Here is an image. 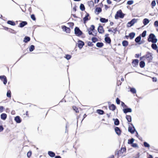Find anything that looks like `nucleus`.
<instances>
[{
  "label": "nucleus",
  "instance_id": "f257e3e1",
  "mask_svg": "<svg viewBox=\"0 0 158 158\" xmlns=\"http://www.w3.org/2000/svg\"><path fill=\"white\" fill-rule=\"evenodd\" d=\"M153 57L151 53L149 52H147L146 54L145 55L140 57V60H145L146 59L148 63L151 62L152 61Z\"/></svg>",
  "mask_w": 158,
  "mask_h": 158
},
{
  "label": "nucleus",
  "instance_id": "f03ea898",
  "mask_svg": "<svg viewBox=\"0 0 158 158\" xmlns=\"http://www.w3.org/2000/svg\"><path fill=\"white\" fill-rule=\"evenodd\" d=\"M148 40L149 42H151L153 43H155L157 42V40L154 34L151 33L148 38Z\"/></svg>",
  "mask_w": 158,
  "mask_h": 158
},
{
  "label": "nucleus",
  "instance_id": "7ed1b4c3",
  "mask_svg": "<svg viewBox=\"0 0 158 158\" xmlns=\"http://www.w3.org/2000/svg\"><path fill=\"white\" fill-rule=\"evenodd\" d=\"M124 16V15L122 13V10H118L115 15V18L118 19L119 18H123Z\"/></svg>",
  "mask_w": 158,
  "mask_h": 158
},
{
  "label": "nucleus",
  "instance_id": "20e7f679",
  "mask_svg": "<svg viewBox=\"0 0 158 158\" xmlns=\"http://www.w3.org/2000/svg\"><path fill=\"white\" fill-rule=\"evenodd\" d=\"M128 131L130 132L131 134L134 133L135 131V129L133 126V124L131 123H129Z\"/></svg>",
  "mask_w": 158,
  "mask_h": 158
},
{
  "label": "nucleus",
  "instance_id": "39448f33",
  "mask_svg": "<svg viewBox=\"0 0 158 158\" xmlns=\"http://www.w3.org/2000/svg\"><path fill=\"white\" fill-rule=\"evenodd\" d=\"M87 30L88 31V33L89 35H93L92 32H94V31L95 30V27L94 25H92L90 26V27L88 28Z\"/></svg>",
  "mask_w": 158,
  "mask_h": 158
},
{
  "label": "nucleus",
  "instance_id": "423d86ee",
  "mask_svg": "<svg viewBox=\"0 0 158 158\" xmlns=\"http://www.w3.org/2000/svg\"><path fill=\"white\" fill-rule=\"evenodd\" d=\"M74 31L76 35L78 36L81 35L82 34V31L80 30L79 28L77 27H76L75 28Z\"/></svg>",
  "mask_w": 158,
  "mask_h": 158
},
{
  "label": "nucleus",
  "instance_id": "0eeeda50",
  "mask_svg": "<svg viewBox=\"0 0 158 158\" xmlns=\"http://www.w3.org/2000/svg\"><path fill=\"white\" fill-rule=\"evenodd\" d=\"M137 19H132L130 22L128 23H127V26L128 27H131L133 26L134 24L137 22Z\"/></svg>",
  "mask_w": 158,
  "mask_h": 158
},
{
  "label": "nucleus",
  "instance_id": "6e6552de",
  "mask_svg": "<svg viewBox=\"0 0 158 158\" xmlns=\"http://www.w3.org/2000/svg\"><path fill=\"white\" fill-rule=\"evenodd\" d=\"M61 28L63 30L67 33H70V28L67 27L63 25L61 26Z\"/></svg>",
  "mask_w": 158,
  "mask_h": 158
},
{
  "label": "nucleus",
  "instance_id": "1a4fd4ad",
  "mask_svg": "<svg viewBox=\"0 0 158 158\" xmlns=\"http://www.w3.org/2000/svg\"><path fill=\"white\" fill-rule=\"evenodd\" d=\"M109 35L108 34H106L105 35V40L106 43H108L109 44H110L111 42V40L110 38L109 37H108Z\"/></svg>",
  "mask_w": 158,
  "mask_h": 158
},
{
  "label": "nucleus",
  "instance_id": "9d476101",
  "mask_svg": "<svg viewBox=\"0 0 158 158\" xmlns=\"http://www.w3.org/2000/svg\"><path fill=\"white\" fill-rule=\"evenodd\" d=\"M0 79L3 82V83L4 85H6L7 82V79L6 77L4 76H0Z\"/></svg>",
  "mask_w": 158,
  "mask_h": 158
},
{
  "label": "nucleus",
  "instance_id": "9b49d317",
  "mask_svg": "<svg viewBox=\"0 0 158 158\" xmlns=\"http://www.w3.org/2000/svg\"><path fill=\"white\" fill-rule=\"evenodd\" d=\"M90 17L89 16V14L87 13L86 15L83 19V20L84 23H86V21L90 20Z\"/></svg>",
  "mask_w": 158,
  "mask_h": 158
},
{
  "label": "nucleus",
  "instance_id": "f8f14e48",
  "mask_svg": "<svg viewBox=\"0 0 158 158\" xmlns=\"http://www.w3.org/2000/svg\"><path fill=\"white\" fill-rule=\"evenodd\" d=\"M84 44V43L83 41L80 40L78 41L77 46L80 49L82 48Z\"/></svg>",
  "mask_w": 158,
  "mask_h": 158
},
{
  "label": "nucleus",
  "instance_id": "ddd939ff",
  "mask_svg": "<svg viewBox=\"0 0 158 158\" xmlns=\"http://www.w3.org/2000/svg\"><path fill=\"white\" fill-rule=\"evenodd\" d=\"M115 131L116 133L119 135L121 134V130L120 129V128L118 127H115L114 128Z\"/></svg>",
  "mask_w": 158,
  "mask_h": 158
},
{
  "label": "nucleus",
  "instance_id": "4468645a",
  "mask_svg": "<svg viewBox=\"0 0 158 158\" xmlns=\"http://www.w3.org/2000/svg\"><path fill=\"white\" fill-rule=\"evenodd\" d=\"M139 63V60L138 59H134L132 60V64L134 67L138 65Z\"/></svg>",
  "mask_w": 158,
  "mask_h": 158
},
{
  "label": "nucleus",
  "instance_id": "2eb2a0df",
  "mask_svg": "<svg viewBox=\"0 0 158 158\" xmlns=\"http://www.w3.org/2000/svg\"><path fill=\"white\" fill-rule=\"evenodd\" d=\"M98 32L100 33H103L104 32V31L102 26H99L98 28Z\"/></svg>",
  "mask_w": 158,
  "mask_h": 158
},
{
  "label": "nucleus",
  "instance_id": "dca6fc26",
  "mask_svg": "<svg viewBox=\"0 0 158 158\" xmlns=\"http://www.w3.org/2000/svg\"><path fill=\"white\" fill-rule=\"evenodd\" d=\"M102 10L100 7H97L95 9V12L96 14L98 15L99 13L102 12Z\"/></svg>",
  "mask_w": 158,
  "mask_h": 158
},
{
  "label": "nucleus",
  "instance_id": "f3484780",
  "mask_svg": "<svg viewBox=\"0 0 158 158\" xmlns=\"http://www.w3.org/2000/svg\"><path fill=\"white\" fill-rule=\"evenodd\" d=\"M15 120L17 123H20L21 122V120L19 116H16L15 118Z\"/></svg>",
  "mask_w": 158,
  "mask_h": 158
},
{
  "label": "nucleus",
  "instance_id": "a211bd4d",
  "mask_svg": "<svg viewBox=\"0 0 158 158\" xmlns=\"http://www.w3.org/2000/svg\"><path fill=\"white\" fill-rule=\"evenodd\" d=\"M126 150L125 148H122L118 152V154H119L121 153H123V152H126Z\"/></svg>",
  "mask_w": 158,
  "mask_h": 158
},
{
  "label": "nucleus",
  "instance_id": "6ab92c4d",
  "mask_svg": "<svg viewBox=\"0 0 158 158\" xmlns=\"http://www.w3.org/2000/svg\"><path fill=\"white\" fill-rule=\"evenodd\" d=\"M123 110L124 113H127L128 112H131L132 111L131 109L130 108L124 109Z\"/></svg>",
  "mask_w": 158,
  "mask_h": 158
},
{
  "label": "nucleus",
  "instance_id": "aec40b11",
  "mask_svg": "<svg viewBox=\"0 0 158 158\" xmlns=\"http://www.w3.org/2000/svg\"><path fill=\"white\" fill-rule=\"evenodd\" d=\"M27 23L26 21H22L19 24V27H23L25 25H27Z\"/></svg>",
  "mask_w": 158,
  "mask_h": 158
},
{
  "label": "nucleus",
  "instance_id": "412c9836",
  "mask_svg": "<svg viewBox=\"0 0 158 158\" xmlns=\"http://www.w3.org/2000/svg\"><path fill=\"white\" fill-rule=\"evenodd\" d=\"M116 106L113 104H112L110 105L109 106L110 110L114 111L116 109Z\"/></svg>",
  "mask_w": 158,
  "mask_h": 158
},
{
  "label": "nucleus",
  "instance_id": "4be33fe9",
  "mask_svg": "<svg viewBox=\"0 0 158 158\" xmlns=\"http://www.w3.org/2000/svg\"><path fill=\"white\" fill-rule=\"evenodd\" d=\"M48 155L51 157H53L55 156V153L52 151H48Z\"/></svg>",
  "mask_w": 158,
  "mask_h": 158
},
{
  "label": "nucleus",
  "instance_id": "5701e85b",
  "mask_svg": "<svg viewBox=\"0 0 158 158\" xmlns=\"http://www.w3.org/2000/svg\"><path fill=\"white\" fill-rule=\"evenodd\" d=\"M1 117L2 119L5 120L6 118L7 115L6 114L3 113L1 114Z\"/></svg>",
  "mask_w": 158,
  "mask_h": 158
},
{
  "label": "nucleus",
  "instance_id": "b1692460",
  "mask_svg": "<svg viewBox=\"0 0 158 158\" xmlns=\"http://www.w3.org/2000/svg\"><path fill=\"white\" fill-rule=\"evenodd\" d=\"M135 35V33L134 32H132L129 34V36L130 37V39L131 40L133 39Z\"/></svg>",
  "mask_w": 158,
  "mask_h": 158
},
{
  "label": "nucleus",
  "instance_id": "393cba45",
  "mask_svg": "<svg viewBox=\"0 0 158 158\" xmlns=\"http://www.w3.org/2000/svg\"><path fill=\"white\" fill-rule=\"evenodd\" d=\"M30 38L29 37L25 36L24 38L23 41L25 43H27L30 40Z\"/></svg>",
  "mask_w": 158,
  "mask_h": 158
},
{
  "label": "nucleus",
  "instance_id": "a878e982",
  "mask_svg": "<svg viewBox=\"0 0 158 158\" xmlns=\"http://www.w3.org/2000/svg\"><path fill=\"white\" fill-rule=\"evenodd\" d=\"M126 118L128 122H131V117L130 115H127Z\"/></svg>",
  "mask_w": 158,
  "mask_h": 158
},
{
  "label": "nucleus",
  "instance_id": "bb28decb",
  "mask_svg": "<svg viewBox=\"0 0 158 158\" xmlns=\"http://www.w3.org/2000/svg\"><path fill=\"white\" fill-rule=\"evenodd\" d=\"M122 44L123 46L126 47L128 45V42L127 40H124L122 42Z\"/></svg>",
  "mask_w": 158,
  "mask_h": 158
},
{
  "label": "nucleus",
  "instance_id": "cd10ccee",
  "mask_svg": "<svg viewBox=\"0 0 158 158\" xmlns=\"http://www.w3.org/2000/svg\"><path fill=\"white\" fill-rule=\"evenodd\" d=\"M149 22V20L147 19H144L143 20V23L144 25L147 24Z\"/></svg>",
  "mask_w": 158,
  "mask_h": 158
},
{
  "label": "nucleus",
  "instance_id": "c85d7f7f",
  "mask_svg": "<svg viewBox=\"0 0 158 158\" xmlns=\"http://www.w3.org/2000/svg\"><path fill=\"white\" fill-rule=\"evenodd\" d=\"M145 66V62L143 61H141L139 62V66L140 67L143 68Z\"/></svg>",
  "mask_w": 158,
  "mask_h": 158
},
{
  "label": "nucleus",
  "instance_id": "c756f323",
  "mask_svg": "<svg viewBox=\"0 0 158 158\" xmlns=\"http://www.w3.org/2000/svg\"><path fill=\"white\" fill-rule=\"evenodd\" d=\"M7 23L8 24H10L12 26H15L16 24L15 23L12 21L9 20L7 22Z\"/></svg>",
  "mask_w": 158,
  "mask_h": 158
},
{
  "label": "nucleus",
  "instance_id": "7c9ffc66",
  "mask_svg": "<svg viewBox=\"0 0 158 158\" xmlns=\"http://www.w3.org/2000/svg\"><path fill=\"white\" fill-rule=\"evenodd\" d=\"M100 20L102 23H105L108 21V19H106L104 18H101L100 19Z\"/></svg>",
  "mask_w": 158,
  "mask_h": 158
},
{
  "label": "nucleus",
  "instance_id": "2f4dec72",
  "mask_svg": "<svg viewBox=\"0 0 158 158\" xmlns=\"http://www.w3.org/2000/svg\"><path fill=\"white\" fill-rule=\"evenodd\" d=\"M104 44L102 43V42H98L96 44V46L99 48H101L103 46Z\"/></svg>",
  "mask_w": 158,
  "mask_h": 158
},
{
  "label": "nucleus",
  "instance_id": "473e14b6",
  "mask_svg": "<svg viewBox=\"0 0 158 158\" xmlns=\"http://www.w3.org/2000/svg\"><path fill=\"white\" fill-rule=\"evenodd\" d=\"M141 39V37L140 35L138 36L135 39V41L136 43H139Z\"/></svg>",
  "mask_w": 158,
  "mask_h": 158
},
{
  "label": "nucleus",
  "instance_id": "72a5a7b5",
  "mask_svg": "<svg viewBox=\"0 0 158 158\" xmlns=\"http://www.w3.org/2000/svg\"><path fill=\"white\" fill-rule=\"evenodd\" d=\"M97 112L99 114H103L104 113V111L103 110H100V109H98L97 110Z\"/></svg>",
  "mask_w": 158,
  "mask_h": 158
},
{
  "label": "nucleus",
  "instance_id": "f704fd0d",
  "mask_svg": "<svg viewBox=\"0 0 158 158\" xmlns=\"http://www.w3.org/2000/svg\"><path fill=\"white\" fill-rule=\"evenodd\" d=\"M151 47L153 49L155 50H156L157 48V45L155 43L153 44H152Z\"/></svg>",
  "mask_w": 158,
  "mask_h": 158
},
{
  "label": "nucleus",
  "instance_id": "c9c22d12",
  "mask_svg": "<svg viewBox=\"0 0 158 158\" xmlns=\"http://www.w3.org/2000/svg\"><path fill=\"white\" fill-rule=\"evenodd\" d=\"M134 139L132 138L130 139H129L128 141V144H132L134 141Z\"/></svg>",
  "mask_w": 158,
  "mask_h": 158
},
{
  "label": "nucleus",
  "instance_id": "e433bc0d",
  "mask_svg": "<svg viewBox=\"0 0 158 158\" xmlns=\"http://www.w3.org/2000/svg\"><path fill=\"white\" fill-rule=\"evenodd\" d=\"M80 9L81 11H84L85 10V8L84 5L83 4H81L80 6Z\"/></svg>",
  "mask_w": 158,
  "mask_h": 158
},
{
  "label": "nucleus",
  "instance_id": "4c0bfd02",
  "mask_svg": "<svg viewBox=\"0 0 158 158\" xmlns=\"http://www.w3.org/2000/svg\"><path fill=\"white\" fill-rule=\"evenodd\" d=\"M35 49V46L33 45H31L29 48V50L30 52L33 51Z\"/></svg>",
  "mask_w": 158,
  "mask_h": 158
},
{
  "label": "nucleus",
  "instance_id": "58836bf2",
  "mask_svg": "<svg viewBox=\"0 0 158 158\" xmlns=\"http://www.w3.org/2000/svg\"><path fill=\"white\" fill-rule=\"evenodd\" d=\"M7 96L10 98H11V92L10 90H8L7 93L6 94Z\"/></svg>",
  "mask_w": 158,
  "mask_h": 158
},
{
  "label": "nucleus",
  "instance_id": "ea45409f",
  "mask_svg": "<svg viewBox=\"0 0 158 158\" xmlns=\"http://www.w3.org/2000/svg\"><path fill=\"white\" fill-rule=\"evenodd\" d=\"M73 108L74 110L77 113H79V111L78 108L76 106H73Z\"/></svg>",
  "mask_w": 158,
  "mask_h": 158
},
{
  "label": "nucleus",
  "instance_id": "a19ab883",
  "mask_svg": "<svg viewBox=\"0 0 158 158\" xmlns=\"http://www.w3.org/2000/svg\"><path fill=\"white\" fill-rule=\"evenodd\" d=\"M114 124L116 125H118L119 124V122L118 120L116 118L114 122Z\"/></svg>",
  "mask_w": 158,
  "mask_h": 158
},
{
  "label": "nucleus",
  "instance_id": "79ce46f5",
  "mask_svg": "<svg viewBox=\"0 0 158 158\" xmlns=\"http://www.w3.org/2000/svg\"><path fill=\"white\" fill-rule=\"evenodd\" d=\"M131 92L133 94H135L136 93V90L134 88H131L130 89Z\"/></svg>",
  "mask_w": 158,
  "mask_h": 158
},
{
  "label": "nucleus",
  "instance_id": "37998d69",
  "mask_svg": "<svg viewBox=\"0 0 158 158\" xmlns=\"http://www.w3.org/2000/svg\"><path fill=\"white\" fill-rule=\"evenodd\" d=\"M143 145H144V146L145 147H147V148H149L150 147V145L149 144H148L146 142H144V143H143Z\"/></svg>",
  "mask_w": 158,
  "mask_h": 158
},
{
  "label": "nucleus",
  "instance_id": "c03bdc74",
  "mask_svg": "<svg viewBox=\"0 0 158 158\" xmlns=\"http://www.w3.org/2000/svg\"><path fill=\"white\" fill-rule=\"evenodd\" d=\"M9 31L10 33H12L15 34L16 33V31L15 30L11 29H9Z\"/></svg>",
  "mask_w": 158,
  "mask_h": 158
},
{
  "label": "nucleus",
  "instance_id": "a18cd8bd",
  "mask_svg": "<svg viewBox=\"0 0 158 158\" xmlns=\"http://www.w3.org/2000/svg\"><path fill=\"white\" fill-rule=\"evenodd\" d=\"M92 41L94 43H95L96 42L98 41V39L95 37H93L92 39Z\"/></svg>",
  "mask_w": 158,
  "mask_h": 158
},
{
  "label": "nucleus",
  "instance_id": "49530a36",
  "mask_svg": "<svg viewBox=\"0 0 158 158\" xmlns=\"http://www.w3.org/2000/svg\"><path fill=\"white\" fill-rule=\"evenodd\" d=\"M134 2L132 0H130L127 2V4L129 5H131L133 4Z\"/></svg>",
  "mask_w": 158,
  "mask_h": 158
},
{
  "label": "nucleus",
  "instance_id": "de8ad7c7",
  "mask_svg": "<svg viewBox=\"0 0 158 158\" xmlns=\"http://www.w3.org/2000/svg\"><path fill=\"white\" fill-rule=\"evenodd\" d=\"M146 31H144L141 34L142 37H144L146 35Z\"/></svg>",
  "mask_w": 158,
  "mask_h": 158
},
{
  "label": "nucleus",
  "instance_id": "09e8293b",
  "mask_svg": "<svg viewBox=\"0 0 158 158\" xmlns=\"http://www.w3.org/2000/svg\"><path fill=\"white\" fill-rule=\"evenodd\" d=\"M156 5V3L155 1V0L153 1L151 3V5L152 7V8H153L154 6Z\"/></svg>",
  "mask_w": 158,
  "mask_h": 158
},
{
  "label": "nucleus",
  "instance_id": "8fccbe9b",
  "mask_svg": "<svg viewBox=\"0 0 158 158\" xmlns=\"http://www.w3.org/2000/svg\"><path fill=\"white\" fill-rule=\"evenodd\" d=\"M87 44L88 46H93L94 44L92 42L90 41H88L87 43Z\"/></svg>",
  "mask_w": 158,
  "mask_h": 158
},
{
  "label": "nucleus",
  "instance_id": "3c124183",
  "mask_svg": "<svg viewBox=\"0 0 158 158\" xmlns=\"http://www.w3.org/2000/svg\"><path fill=\"white\" fill-rule=\"evenodd\" d=\"M71 58V56L68 54H67L66 55L65 58L67 60L70 59Z\"/></svg>",
  "mask_w": 158,
  "mask_h": 158
},
{
  "label": "nucleus",
  "instance_id": "603ef678",
  "mask_svg": "<svg viewBox=\"0 0 158 158\" xmlns=\"http://www.w3.org/2000/svg\"><path fill=\"white\" fill-rule=\"evenodd\" d=\"M31 18L34 21H35L36 20L35 16L34 14H32L31 15Z\"/></svg>",
  "mask_w": 158,
  "mask_h": 158
},
{
  "label": "nucleus",
  "instance_id": "864d4df0",
  "mask_svg": "<svg viewBox=\"0 0 158 158\" xmlns=\"http://www.w3.org/2000/svg\"><path fill=\"white\" fill-rule=\"evenodd\" d=\"M131 146L134 148H136L138 147L137 144L136 143H132Z\"/></svg>",
  "mask_w": 158,
  "mask_h": 158
},
{
  "label": "nucleus",
  "instance_id": "5fc2aeb1",
  "mask_svg": "<svg viewBox=\"0 0 158 158\" xmlns=\"http://www.w3.org/2000/svg\"><path fill=\"white\" fill-rule=\"evenodd\" d=\"M120 100L119 99L117 98L116 99V102L117 104H119L120 103Z\"/></svg>",
  "mask_w": 158,
  "mask_h": 158
},
{
  "label": "nucleus",
  "instance_id": "6e6d98bb",
  "mask_svg": "<svg viewBox=\"0 0 158 158\" xmlns=\"http://www.w3.org/2000/svg\"><path fill=\"white\" fill-rule=\"evenodd\" d=\"M31 155V151L28 152L27 154V156L28 157H30Z\"/></svg>",
  "mask_w": 158,
  "mask_h": 158
},
{
  "label": "nucleus",
  "instance_id": "4d7b16f0",
  "mask_svg": "<svg viewBox=\"0 0 158 158\" xmlns=\"http://www.w3.org/2000/svg\"><path fill=\"white\" fill-rule=\"evenodd\" d=\"M121 106L123 107V108H126L127 107V106L125 104V103L123 102H121Z\"/></svg>",
  "mask_w": 158,
  "mask_h": 158
},
{
  "label": "nucleus",
  "instance_id": "13d9d810",
  "mask_svg": "<svg viewBox=\"0 0 158 158\" xmlns=\"http://www.w3.org/2000/svg\"><path fill=\"white\" fill-rule=\"evenodd\" d=\"M68 24H69V26L70 27H73L74 25V23H68Z\"/></svg>",
  "mask_w": 158,
  "mask_h": 158
},
{
  "label": "nucleus",
  "instance_id": "bf43d9fd",
  "mask_svg": "<svg viewBox=\"0 0 158 158\" xmlns=\"http://www.w3.org/2000/svg\"><path fill=\"white\" fill-rule=\"evenodd\" d=\"M154 25L156 27H158V21H155L154 23Z\"/></svg>",
  "mask_w": 158,
  "mask_h": 158
},
{
  "label": "nucleus",
  "instance_id": "052dcab7",
  "mask_svg": "<svg viewBox=\"0 0 158 158\" xmlns=\"http://www.w3.org/2000/svg\"><path fill=\"white\" fill-rule=\"evenodd\" d=\"M117 29L116 28H115L114 29H113L112 31V32L114 34H116L117 31Z\"/></svg>",
  "mask_w": 158,
  "mask_h": 158
},
{
  "label": "nucleus",
  "instance_id": "680f3d73",
  "mask_svg": "<svg viewBox=\"0 0 158 158\" xmlns=\"http://www.w3.org/2000/svg\"><path fill=\"white\" fill-rule=\"evenodd\" d=\"M152 80L154 82L156 81L157 80L156 78V77H153L152 78Z\"/></svg>",
  "mask_w": 158,
  "mask_h": 158
},
{
  "label": "nucleus",
  "instance_id": "e2e57ef3",
  "mask_svg": "<svg viewBox=\"0 0 158 158\" xmlns=\"http://www.w3.org/2000/svg\"><path fill=\"white\" fill-rule=\"evenodd\" d=\"M4 107L2 106H0V111L2 112L3 110Z\"/></svg>",
  "mask_w": 158,
  "mask_h": 158
},
{
  "label": "nucleus",
  "instance_id": "0e129e2a",
  "mask_svg": "<svg viewBox=\"0 0 158 158\" xmlns=\"http://www.w3.org/2000/svg\"><path fill=\"white\" fill-rule=\"evenodd\" d=\"M4 128L2 126H0V132L2 131L3 130Z\"/></svg>",
  "mask_w": 158,
  "mask_h": 158
},
{
  "label": "nucleus",
  "instance_id": "69168bd1",
  "mask_svg": "<svg viewBox=\"0 0 158 158\" xmlns=\"http://www.w3.org/2000/svg\"><path fill=\"white\" fill-rule=\"evenodd\" d=\"M107 2L108 4H110L112 3V2L110 0H107Z\"/></svg>",
  "mask_w": 158,
  "mask_h": 158
},
{
  "label": "nucleus",
  "instance_id": "338daca9",
  "mask_svg": "<svg viewBox=\"0 0 158 158\" xmlns=\"http://www.w3.org/2000/svg\"><path fill=\"white\" fill-rule=\"evenodd\" d=\"M24 115H25V114H24ZM25 115H26V116L28 117L29 114H28V111H26Z\"/></svg>",
  "mask_w": 158,
  "mask_h": 158
},
{
  "label": "nucleus",
  "instance_id": "774afa93",
  "mask_svg": "<svg viewBox=\"0 0 158 158\" xmlns=\"http://www.w3.org/2000/svg\"><path fill=\"white\" fill-rule=\"evenodd\" d=\"M121 82L120 81H118L117 82V84L118 85H120L121 84Z\"/></svg>",
  "mask_w": 158,
  "mask_h": 158
}]
</instances>
